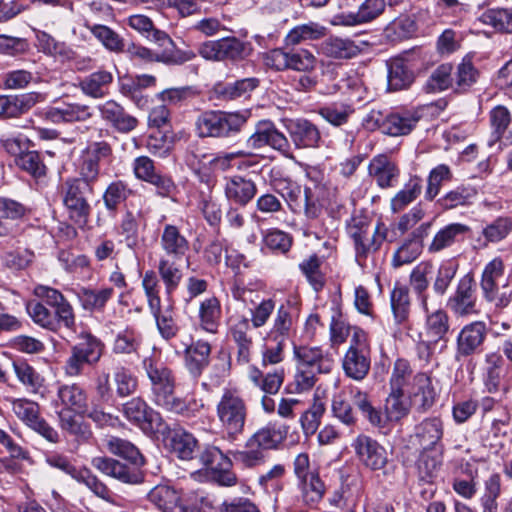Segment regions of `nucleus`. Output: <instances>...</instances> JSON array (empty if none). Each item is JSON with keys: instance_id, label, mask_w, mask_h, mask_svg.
Wrapping results in <instances>:
<instances>
[{"instance_id": "60", "label": "nucleus", "mask_w": 512, "mask_h": 512, "mask_svg": "<svg viewBox=\"0 0 512 512\" xmlns=\"http://www.w3.org/2000/svg\"><path fill=\"white\" fill-rule=\"evenodd\" d=\"M197 444V439L186 431H176L170 438L171 451L181 460H191Z\"/></svg>"}, {"instance_id": "38", "label": "nucleus", "mask_w": 512, "mask_h": 512, "mask_svg": "<svg viewBox=\"0 0 512 512\" xmlns=\"http://www.w3.org/2000/svg\"><path fill=\"white\" fill-rule=\"evenodd\" d=\"M113 75L107 70H98L84 77L79 82L81 92L93 99H101L109 94Z\"/></svg>"}, {"instance_id": "49", "label": "nucleus", "mask_w": 512, "mask_h": 512, "mask_svg": "<svg viewBox=\"0 0 512 512\" xmlns=\"http://www.w3.org/2000/svg\"><path fill=\"white\" fill-rule=\"evenodd\" d=\"M13 371L18 381L31 393H38L43 387L45 378L26 361H14Z\"/></svg>"}, {"instance_id": "55", "label": "nucleus", "mask_w": 512, "mask_h": 512, "mask_svg": "<svg viewBox=\"0 0 512 512\" xmlns=\"http://www.w3.org/2000/svg\"><path fill=\"white\" fill-rule=\"evenodd\" d=\"M221 318V305L216 297H209L199 307L200 326L209 333H216Z\"/></svg>"}, {"instance_id": "27", "label": "nucleus", "mask_w": 512, "mask_h": 512, "mask_svg": "<svg viewBox=\"0 0 512 512\" xmlns=\"http://www.w3.org/2000/svg\"><path fill=\"white\" fill-rule=\"evenodd\" d=\"M92 115L88 105L65 102L48 107L44 112L45 118L55 124L83 122L90 119Z\"/></svg>"}, {"instance_id": "6", "label": "nucleus", "mask_w": 512, "mask_h": 512, "mask_svg": "<svg viewBox=\"0 0 512 512\" xmlns=\"http://www.w3.org/2000/svg\"><path fill=\"white\" fill-rule=\"evenodd\" d=\"M247 120V112L209 110L198 116L196 128L200 137L230 138L242 130Z\"/></svg>"}, {"instance_id": "11", "label": "nucleus", "mask_w": 512, "mask_h": 512, "mask_svg": "<svg viewBox=\"0 0 512 512\" xmlns=\"http://www.w3.org/2000/svg\"><path fill=\"white\" fill-rule=\"evenodd\" d=\"M161 51L157 52L141 44L130 43L124 52H126L130 59L137 60L144 63H163L166 65H182L186 62L192 61L196 54L192 50H181L173 45L166 44L159 46Z\"/></svg>"}, {"instance_id": "40", "label": "nucleus", "mask_w": 512, "mask_h": 512, "mask_svg": "<svg viewBox=\"0 0 512 512\" xmlns=\"http://www.w3.org/2000/svg\"><path fill=\"white\" fill-rule=\"evenodd\" d=\"M503 365L504 360L497 352H490L485 355V378L484 383L490 393L498 391H507L503 383Z\"/></svg>"}, {"instance_id": "51", "label": "nucleus", "mask_w": 512, "mask_h": 512, "mask_svg": "<svg viewBox=\"0 0 512 512\" xmlns=\"http://www.w3.org/2000/svg\"><path fill=\"white\" fill-rule=\"evenodd\" d=\"M26 310L33 322L45 329L57 331L63 326V321L60 320L55 311L51 312L42 302H28Z\"/></svg>"}, {"instance_id": "36", "label": "nucleus", "mask_w": 512, "mask_h": 512, "mask_svg": "<svg viewBox=\"0 0 512 512\" xmlns=\"http://www.w3.org/2000/svg\"><path fill=\"white\" fill-rule=\"evenodd\" d=\"M443 436V423L439 418H427L415 428V440L422 450L438 451Z\"/></svg>"}, {"instance_id": "24", "label": "nucleus", "mask_w": 512, "mask_h": 512, "mask_svg": "<svg viewBox=\"0 0 512 512\" xmlns=\"http://www.w3.org/2000/svg\"><path fill=\"white\" fill-rule=\"evenodd\" d=\"M92 466L105 475L113 477L123 483L137 484L142 481L138 468L123 464L113 458L98 456L91 461Z\"/></svg>"}, {"instance_id": "37", "label": "nucleus", "mask_w": 512, "mask_h": 512, "mask_svg": "<svg viewBox=\"0 0 512 512\" xmlns=\"http://www.w3.org/2000/svg\"><path fill=\"white\" fill-rule=\"evenodd\" d=\"M423 335L432 342H447L446 335L449 331V316L443 309L430 311L427 304Z\"/></svg>"}, {"instance_id": "41", "label": "nucleus", "mask_w": 512, "mask_h": 512, "mask_svg": "<svg viewBox=\"0 0 512 512\" xmlns=\"http://www.w3.org/2000/svg\"><path fill=\"white\" fill-rule=\"evenodd\" d=\"M390 307L394 323L397 326H406L409 323L411 312V299L406 286H394L390 292Z\"/></svg>"}, {"instance_id": "50", "label": "nucleus", "mask_w": 512, "mask_h": 512, "mask_svg": "<svg viewBox=\"0 0 512 512\" xmlns=\"http://www.w3.org/2000/svg\"><path fill=\"white\" fill-rule=\"evenodd\" d=\"M327 28L316 22L298 25L291 29L285 37L286 45L295 46L305 41L318 40L325 37Z\"/></svg>"}, {"instance_id": "15", "label": "nucleus", "mask_w": 512, "mask_h": 512, "mask_svg": "<svg viewBox=\"0 0 512 512\" xmlns=\"http://www.w3.org/2000/svg\"><path fill=\"white\" fill-rule=\"evenodd\" d=\"M12 410L21 421L49 442L59 441L58 432L40 416L39 405L36 402L28 399H14Z\"/></svg>"}, {"instance_id": "19", "label": "nucleus", "mask_w": 512, "mask_h": 512, "mask_svg": "<svg viewBox=\"0 0 512 512\" xmlns=\"http://www.w3.org/2000/svg\"><path fill=\"white\" fill-rule=\"evenodd\" d=\"M293 354L296 367L311 369L321 374H328L333 369L332 355L320 346L295 345Z\"/></svg>"}, {"instance_id": "45", "label": "nucleus", "mask_w": 512, "mask_h": 512, "mask_svg": "<svg viewBox=\"0 0 512 512\" xmlns=\"http://www.w3.org/2000/svg\"><path fill=\"white\" fill-rule=\"evenodd\" d=\"M387 65L388 89L390 91L407 89L412 84L414 81L413 72L409 69L407 63L403 59H392Z\"/></svg>"}, {"instance_id": "63", "label": "nucleus", "mask_w": 512, "mask_h": 512, "mask_svg": "<svg viewBox=\"0 0 512 512\" xmlns=\"http://www.w3.org/2000/svg\"><path fill=\"white\" fill-rule=\"evenodd\" d=\"M406 393L390 390L385 401V417L390 421H398L405 417L413 406L412 402L405 399Z\"/></svg>"}, {"instance_id": "53", "label": "nucleus", "mask_w": 512, "mask_h": 512, "mask_svg": "<svg viewBox=\"0 0 512 512\" xmlns=\"http://www.w3.org/2000/svg\"><path fill=\"white\" fill-rule=\"evenodd\" d=\"M293 320L288 307L281 305L273 318L266 341H287L292 330Z\"/></svg>"}, {"instance_id": "42", "label": "nucleus", "mask_w": 512, "mask_h": 512, "mask_svg": "<svg viewBox=\"0 0 512 512\" xmlns=\"http://www.w3.org/2000/svg\"><path fill=\"white\" fill-rule=\"evenodd\" d=\"M297 488L302 502L306 505L320 502L326 491V486L317 470H313V473L303 476V478H298Z\"/></svg>"}, {"instance_id": "48", "label": "nucleus", "mask_w": 512, "mask_h": 512, "mask_svg": "<svg viewBox=\"0 0 512 512\" xmlns=\"http://www.w3.org/2000/svg\"><path fill=\"white\" fill-rule=\"evenodd\" d=\"M249 380L266 394L274 395L281 388L284 381V370L276 369L272 373L263 374L257 367H250Z\"/></svg>"}, {"instance_id": "23", "label": "nucleus", "mask_w": 512, "mask_h": 512, "mask_svg": "<svg viewBox=\"0 0 512 512\" xmlns=\"http://www.w3.org/2000/svg\"><path fill=\"white\" fill-rule=\"evenodd\" d=\"M43 100V95L38 92L1 95L0 117L4 119L20 117Z\"/></svg>"}, {"instance_id": "46", "label": "nucleus", "mask_w": 512, "mask_h": 512, "mask_svg": "<svg viewBox=\"0 0 512 512\" xmlns=\"http://www.w3.org/2000/svg\"><path fill=\"white\" fill-rule=\"evenodd\" d=\"M502 493V480L498 473H492L485 481L480 496L481 512H500L498 499Z\"/></svg>"}, {"instance_id": "58", "label": "nucleus", "mask_w": 512, "mask_h": 512, "mask_svg": "<svg viewBox=\"0 0 512 512\" xmlns=\"http://www.w3.org/2000/svg\"><path fill=\"white\" fill-rule=\"evenodd\" d=\"M413 370L408 360L397 359L392 368L389 384L390 390L407 394V389L413 381Z\"/></svg>"}, {"instance_id": "9", "label": "nucleus", "mask_w": 512, "mask_h": 512, "mask_svg": "<svg viewBox=\"0 0 512 512\" xmlns=\"http://www.w3.org/2000/svg\"><path fill=\"white\" fill-rule=\"evenodd\" d=\"M94 187L74 178L65 180L62 186L63 204L69 217L79 226L87 224L91 206L88 197L93 195Z\"/></svg>"}, {"instance_id": "39", "label": "nucleus", "mask_w": 512, "mask_h": 512, "mask_svg": "<svg viewBox=\"0 0 512 512\" xmlns=\"http://www.w3.org/2000/svg\"><path fill=\"white\" fill-rule=\"evenodd\" d=\"M421 115L417 110L402 111L388 114L384 124V134L401 136L409 134L417 125Z\"/></svg>"}, {"instance_id": "30", "label": "nucleus", "mask_w": 512, "mask_h": 512, "mask_svg": "<svg viewBox=\"0 0 512 512\" xmlns=\"http://www.w3.org/2000/svg\"><path fill=\"white\" fill-rule=\"evenodd\" d=\"M160 248L164 252V258L180 260L186 256L190 244L180 229L172 224H166L160 234Z\"/></svg>"}, {"instance_id": "20", "label": "nucleus", "mask_w": 512, "mask_h": 512, "mask_svg": "<svg viewBox=\"0 0 512 512\" xmlns=\"http://www.w3.org/2000/svg\"><path fill=\"white\" fill-rule=\"evenodd\" d=\"M487 332V325L483 321H473L463 326L456 338V359L479 352L486 340Z\"/></svg>"}, {"instance_id": "25", "label": "nucleus", "mask_w": 512, "mask_h": 512, "mask_svg": "<svg viewBox=\"0 0 512 512\" xmlns=\"http://www.w3.org/2000/svg\"><path fill=\"white\" fill-rule=\"evenodd\" d=\"M34 293L47 305L54 308L56 315L63 321L64 327L68 329L74 327L75 316L73 308L59 290L45 285H38L35 287Z\"/></svg>"}, {"instance_id": "2", "label": "nucleus", "mask_w": 512, "mask_h": 512, "mask_svg": "<svg viewBox=\"0 0 512 512\" xmlns=\"http://www.w3.org/2000/svg\"><path fill=\"white\" fill-rule=\"evenodd\" d=\"M287 435V428L265 426L252 434L245 442L243 449L231 451L236 463L244 468H255L266 462V451L275 449L283 442Z\"/></svg>"}, {"instance_id": "18", "label": "nucleus", "mask_w": 512, "mask_h": 512, "mask_svg": "<svg viewBox=\"0 0 512 512\" xmlns=\"http://www.w3.org/2000/svg\"><path fill=\"white\" fill-rule=\"evenodd\" d=\"M352 447L362 464L373 470H385L388 464L386 449L371 437L360 434L352 442Z\"/></svg>"}, {"instance_id": "29", "label": "nucleus", "mask_w": 512, "mask_h": 512, "mask_svg": "<svg viewBox=\"0 0 512 512\" xmlns=\"http://www.w3.org/2000/svg\"><path fill=\"white\" fill-rule=\"evenodd\" d=\"M101 118L108 122L119 133H129L138 125L136 117L128 114L125 109L114 100H108L98 106Z\"/></svg>"}, {"instance_id": "33", "label": "nucleus", "mask_w": 512, "mask_h": 512, "mask_svg": "<svg viewBox=\"0 0 512 512\" xmlns=\"http://www.w3.org/2000/svg\"><path fill=\"white\" fill-rule=\"evenodd\" d=\"M148 500L163 512H188L180 493L168 485H157L147 495Z\"/></svg>"}, {"instance_id": "61", "label": "nucleus", "mask_w": 512, "mask_h": 512, "mask_svg": "<svg viewBox=\"0 0 512 512\" xmlns=\"http://www.w3.org/2000/svg\"><path fill=\"white\" fill-rule=\"evenodd\" d=\"M85 26L107 50L115 53L124 52V39L110 27L100 24Z\"/></svg>"}, {"instance_id": "8", "label": "nucleus", "mask_w": 512, "mask_h": 512, "mask_svg": "<svg viewBox=\"0 0 512 512\" xmlns=\"http://www.w3.org/2000/svg\"><path fill=\"white\" fill-rule=\"evenodd\" d=\"M371 366V349L367 333L355 329L349 347L342 360V368L347 377L361 381L369 373Z\"/></svg>"}, {"instance_id": "35", "label": "nucleus", "mask_w": 512, "mask_h": 512, "mask_svg": "<svg viewBox=\"0 0 512 512\" xmlns=\"http://www.w3.org/2000/svg\"><path fill=\"white\" fill-rule=\"evenodd\" d=\"M224 192L229 201L245 206L255 197L257 187L251 179L236 175L226 180Z\"/></svg>"}, {"instance_id": "56", "label": "nucleus", "mask_w": 512, "mask_h": 512, "mask_svg": "<svg viewBox=\"0 0 512 512\" xmlns=\"http://www.w3.org/2000/svg\"><path fill=\"white\" fill-rule=\"evenodd\" d=\"M176 261L171 258L161 257L158 262V273L164 284L167 296L173 294L182 280V272Z\"/></svg>"}, {"instance_id": "47", "label": "nucleus", "mask_w": 512, "mask_h": 512, "mask_svg": "<svg viewBox=\"0 0 512 512\" xmlns=\"http://www.w3.org/2000/svg\"><path fill=\"white\" fill-rule=\"evenodd\" d=\"M468 227L461 223H451L441 228L433 237L428 251L438 253L444 249L451 247L459 236L464 235L468 231Z\"/></svg>"}, {"instance_id": "16", "label": "nucleus", "mask_w": 512, "mask_h": 512, "mask_svg": "<svg viewBox=\"0 0 512 512\" xmlns=\"http://www.w3.org/2000/svg\"><path fill=\"white\" fill-rule=\"evenodd\" d=\"M246 143L252 149H260L268 145L279 151L283 156L292 157V147L288 138L278 131L270 121L259 122Z\"/></svg>"}, {"instance_id": "64", "label": "nucleus", "mask_w": 512, "mask_h": 512, "mask_svg": "<svg viewBox=\"0 0 512 512\" xmlns=\"http://www.w3.org/2000/svg\"><path fill=\"white\" fill-rule=\"evenodd\" d=\"M511 114L509 110L503 106L498 105L494 107L489 113V121L491 127V140L489 145L492 146L495 142L499 141L511 123Z\"/></svg>"}, {"instance_id": "17", "label": "nucleus", "mask_w": 512, "mask_h": 512, "mask_svg": "<svg viewBox=\"0 0 512 512\" xmlns=\"http://www.w3.org/2000/svg\"><path fill=\"white\" fill-rule=\"evenodd\" d=\"M284 127L297 149L319 148L323 142L319 128L308 119H286Z\"/></svg>"}, {"instance_id": "22", "label": "nucleus", "mask_w": 512, "mask_h": 512, "mask_svg": "<svg viewBox=\"0 0 512 512\" xmlns=\"http://www.w3.org/2000/svg\"><path fill=\"white\" fill-rule=\"evenodd\" d=\"M407 397L419 411H426L431 408L437 397L431 375L426 372L416 373L407 389Z\"/></svg>"}, {"instance_id": "5", "label": "nucleus", "mask_w": 512, "mask_h": 512, "mask_svg": "<svg viewBox=\"0 0 512 512\" xmlns=\"http://www.w3.org/2000/svg\"><path fill=\"white\" fill-rule=\"evenodd\" d=\"M273 187L293 213L304 212L305 216L310 219L319 216L321 204L318 195L319 188L316 185L301 187L288 178H280L274 181Z\"/></svg>"}, {"instance_id": "26", "label": "nucleus", "mask_w": 512, "mask_h": 512, "mask_svg": "<svg viewBox=\"0 0 512 512\" xmlns=\"http://www.w3.org/2000/svg\"><path fill=\"white\" fill-rule=\"evenodd\" d=\"M252 325L245 317L235 319L229 327V335L237 347V362L249 363L253 349Z\"/></svg>"}, {"instance_id": "43", "label": "nucleus", "mask_w": 512, "mask_h": 512, "mask_svg": "<svg viewBox=\"0 0 512 512\" xmlns=\"http://www.w3.org/2000/svg\"><path fill=\"white\" fill-rule=\"evenodd\" d=\"M57 396L64 408L78 414L87 412V393L78 384H66L58 388Z\"/></svg>"}, {"instance_id": "32", "label": "nucleus", "mask_w": 512, "mask_h": 512, "mask_svg": "<svg viewBox=\"0 0 512 512\" xmlns=\"http://www.w3.org/2000/svg\"><path fill=\"white\" fill-rule=\"evenodd\" d=\"M320 52L334 60H349L361 53L360 46L348 37L331 35L320 44Z\"/></svg>"}, {"instance_id": "12", "label": "nucleus", "mask_w": 512, "mask_h": 512, "mask_svg": "<svg viewBox=\"0 0 512 512\" xmlns=\"http://www.w3.org/2000/svg\"><path fill=\"white\" fill-rule=\"evenodd\" d=\"M264 63L276 71L291 69L299 72H311L316 67L317 59L308 49L285 51L275 48L265 53Z\"/></svg>"}, {"instance_id": "31", "label": "nucleus", "mask_w": 512, "mask_h": 512, "mask_svg": "<svg viewBox=\"0 0 512 512\" xmlns=\"http://www.w3.org/2000/svg\"><path fill=\"white\" fill-rule=\"evenodd\" d=\"M368 172L377 185L383 189L395 187L399 181V167L384 154L372 158L368 166Z\"/></svg>"}, {"instance_id": "14", "label": "nucleus", "mask_w": 512, "mask_h": 512, "mask_svg": "<svg viewBox=\"0 0 512 512\" xmlns=\"http://www.w3.org/2000/svg\"><path fill=\"white\" fill-rule=\"evenodd\" d=\"M247 43L236 37H225L216 41L204 42L199 48V54L206 60L224 61L241 60L249 55Z\"/></svg>"}, {"instance_id": "4", "label": "nucleus", "mask_w": 512, "mask_h": 512, "mask_svg": "<svg viewBox=\"0 0 512 512\" xmlns=\"http://www.w3.org/2000/svg\"><path fill=\"white\" fill-rule=\"evenodd\" d=\"M273 187L293 213L304 212L305 216L310 219L319 216L321 204L318 195L319 188L316 185L301 187L288 178H280L274 181Z\"/></svg>"}, {"instance_id": "62", "label": "nucleus", "mask_w": 512, "mask_h": 512, "mask_svg": "<svg viewBox=\"0 0 512 512\" xmlns=\"http://www.w3.org/2000/svg\"><path fill=\"white\" fill-rule=\"evenodd\" d=\"M113 294L114 289L111 287L99 290L83 288L79 293V298L85 310L101 311Z\"/></svg>"}, {"instance_id": "57", "label": "nucleus", "mask_w": 512, "mask_h": 512, "mask_svg": "<svg viewBox=\"0 0 512 512\" xmlns=\"http://www.w3.org/2000/svg\"><path fill=\"white\" fill-rule=\"evenodd\" d=\"M441 465V452L422 450L416 462L418 477L421 481L431 482L437 475Z\"/></svg>"}, {"instance_id": "44", "label": "nucleus", "mask_w": 512, "mask_h": 512, "mask_svg": "<svg viewBox=\"0 0 512 512\" xmlns=\"http://www.w3.org/2000/svg\"><path fill=\"white\" fill-rule=\"evenodd\" d=\"M423 181L419 176H411L390 201V208L393 213L403 211L409 204L414 202L422 192Z\"/></svg>"}, {"instance_id": "13", "label": "nucleus", "mask_w": 512, "mask_h": 512, "mask_svg": "<svg viewBox=\"0 0 512 512\" xmlns=\"http://www.w3.org/2000/svg\"><path fill=\"white\" fill-rule=\"evenodd\" d=\"M172 346L177 354L184 353L185 368L198 379L210 363L211 345L204 340L194 342L191 335L181 334L179 343Z\"/></svg>"}, {"instance_id": "21", "label": "nucleus", "mask_w": 512, "mask_h": 512, "mask_svg": "<svg viewBox=\"0 0 512 512\" xmlns=\"http://www.w3.org/2000/svg\"><path fill=\"white\" fill-rule=\"evenodd\" d=\"M476 301L473 279L470 275H465L459 280L447 306L457 317H467L478 314Z\"/></svg>"}, {"instance_id": "54", "label": "nucleus", "mask_w": 512, "mask_h": 512, "mask_svg": "<svg viewBox=\"0 0 512 512\" xmlns=\"http://www.w3.org/2000/svg\"><path fill=\"white\" fill-rule=\"evenodd\" d=\"M58 414L62 430L74 436L78 442H86L91 438L92 432L89 426L80 417H77L74 412L61 410Z\"/></svg>"}, {"instance_id": "3", "label": "nucleus", "mask_w": 512, "mask_h": 512, "mask_svg": "<svg viewBox=\"0 0 512 512\" xmlns=\"http://www.w3.org/2000/svg\"><path fill=\"white\" fill-rule=\"evenodd\" d=\"M386 225L378 221L371 232L370 221L366 216L354 215L347 224V233L353 241L355 259L363 266L368 257L377 252L387 237Z\"/></svg>"}, {"instance_id": "59", "label": "nucleus", "mask_w": 512, "mask_h": 512, "mask_svg": "<svg viewBox=\"0 0 512 512\" xmlns=\"http://www.w3.org/2000/svg\"><path fill=\"white\" fill-rule=\"evenodd\" d=\"M477 191L472 186L460 185L445 193L438 199V204L445 210L466 206L472 203Z\"/></svg>"}, {"instance_id": "1", "label": "nucleus", "mask_w": 512, "mask_h": 512, "mask_svg": "<svg viewBox=\"0 0 512 512\" xmlns=\"http://www.w3.org/2000/svg\"><path fill=\"white\" fill-rule=\"evenodd\" d=\"M143 367L151 383L152 401L158 407L188 418L194 417L204 407L203 400L195 396H176L175 375L164 363L147 357L143 360Z\"/></svg>"}, {"instance_id": "7", "label": "nucleus", "mask_w": 512, "mask_h": 512, "mask_svg": "<svg viewBox=\"0 0 512 512\" xmlns=\"http://www.w3.org/2000/svg\"><path fill=\"white\" fill-rule=\"evenodd\" d=\"M216 415L227 438L236 440L244 431L246 402L237 390L224 389L216 405Z\"/></svg>"}, {"instance_id": "34", "label": "nucleus", "mask_w": 512, "mask_h": 512, "mask_svg": "<svg viewBox=\"0 0 512 512\" xmlns=\"http://www.w3.org/2000/svg\"><path fill=\"white\" fill-rule=\"evenodd\" d=\"M126 24L142 37L158 46L173 45L172 38L165 31L156 28L153 21L146 15H131L126 19Z\"/></svg>"}, {"instance_id": "28", "label": "nucleus", "mask_w": 512, "mask_h": 512, "mask_svg": "<svg viewBox=\"0 0 512 512\" xmlns=\"http://www.w3.org/2000/svg\"><path fill=\"white\" fill-rule=\"evenodd\" d=\"M123 413L128 421L143 431L154 429L160 416L139 397L132 398L123 405Z\"/></svg>"}, {"instance_id": "52", "label": "nucleus", "mask_w": 512, "mask_h": 512, "mask_svg": "<svg viewBox=\"0 0 512 512\" xmlns=\"http://www.w3.org/2000/svg\"><path fill=\"white\" fill-rule=\"evenodd\" d=\"M37 47L46 55L60 58L62 61L74 58V51L64 42L57 41L54 37L44 31L36 34Z\"/></svg>"}, {"instance_id": "10", "label": "nucleus", "mask_w": 512, "mask_h": 512, "mask_svg": "<svg viewBox=\"0 0 512 512\" xmlns=\"http://www.w3.org/2000/svg\"><path fill=\"white\" fill-rule=\"evenodd\" d=\"M103 343L91 334L82 335L81 340L73 345L65 360V375L77 377L83 374L86 365L97 363L103 354Z\"/></svg>"}]
</instances>
